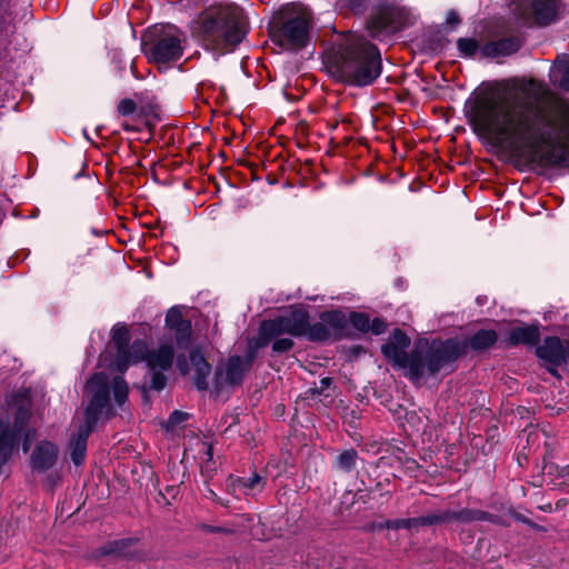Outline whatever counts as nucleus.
Instances as JSON below:
<instances>
[{
  "label": "nucleus",
  "mask_w": 569,
  "mask_h": 569,
  "mask_svg": "<svg viewBox=\"0 0 569 569\" xmlns=\"http://www.w3.org/2000/svg\"><path fill=\"white\" fill-rule=\"evenodd\" d=\"M309 316L302 309H296L287 316L264 320L259 328V346H266L271 339L282 335L301 337L307 331Z\"/></svg>",
  "instance_id": "obj_6"
},
{
  "label": "nucleus",
  "mask_w": 569,
  "mask_h": 569,
  "mask_svg": "<svg viewBox=\"0 0 569 569\" xmlns=\"http://www.w3.org/2000/svg\"><path fill=\"white\" fill-rule=\"evenodd\" d=\"M379 529H407L406 519L386 520L377 526Z\"/></svg>",
  "instance_id": "obj_38"
},
{
  "label": "nucleus",
  "mask_w": 569,
  "mask_h": 569,
  "mask_svg": "<svg viewBox=\"0 0 569 569\" xmlns=\"http://www.w3.org/2000/svg\"><path fill=\"white\" fill-rule=\"evenodd\" d=\"M207 456H208L209 458L212 456V450H211V448H208V450H207Z\"/></svg>",
  "instance_id": "obj_45"
},
{
  "label": "nucleus",
  "mask_w": 569,
  "mask_h": 569,
  "mask_svg": "<svg viewBox=\"0 0 569 569\" xmlns=\"http://www.w3.org/2000/svg\"><path fill=\"white\" fill-rule=\"evenodd\" d=\"M187 419L188 415L186 412L176 410L169 416L166 422V427L167 429H173L176 426L184 422Z\"/></svg>",
  "instance_id": "obj_35"
},
{
  "label": "nucleus",
  "mask_w": 569,
  "mask_h": 569,
  "mask_svg": "<svg viewBox=\"0 0 569 569\" xmlns=\"http://www.w3.org/2000/svg\"><path fill=\"white\" fill-rule=\"evenodd\" d=\"M238 488L241 489L247 496H254L260 493L266 486V480L258 473H253L248 478L238 479Z\"/></svg>",
  "instance_id": "obj_21"
},
{
  "label": "nucleus",
  "mask_w": 569,
  "mask_h": 569,
  "mask_svg": "<svg viewBox=\"0 0 569 569\" xmlns=\"http://www.w3.org/2000/svg\"><path fill=\"white\" fill-rule=\"evenodd\" d=\"M320 319L328 326V330L333 340H340L346 335L348 319L341 311H326L322 312Z\"/></svg>",
  "instance_id": "obj_19"
},
{
  "label": "nucleus",
  "mask_w": 569,
  "mask_h": 569,
  "mask_svg": "<svg viewBox=\"0 0 569 569\" xmlns=\"http://www.w3.org/2000/svg\"><path fill=\"white\" fill-rule=\"evenodd\" d=\"M310 21L307 16H299L288 20L281 29L282 41L290 49H300L309 40Z\"/></svg>",
  "instance_id": "obj_12"
},
{
  "label": "nucleus",
  "mask_w": 569,
  "mask_h": 569,
  "mask_svg": "<svg viewBox=\"0 0 569 569\" xmlns=\"http://www.w3.org/2000/svg\"><path fill=\"white\" fill-rule=\"evenodd\" d=\"M520 46L519 39L515 37L490 41L481 47L480 56L483 58L506 57L517 52Z\"/></svg>",
  "instance_id": "obj_17"
},
{
  "label": "nucleus",
  "mask_w": 569,
  "mask_h": 569,
  "mask_svg": "<svg viewBox=\"0 0 569 569\" xmlns=\"http://www.w3.org/2000/svg\"><path fill=\"white\" fill-rule=\"evenodd\" d=\"M272 351L276 353H282L289 351L293 347V340L291 338H281V336L273 338Z\"/></svg>",
  "instance_id": "obj_33"
},
{
  "label": "nucleus",
  "mask_w": 569,
  "mask_h": 569,
  "mask_svg": "<svg viewBox=\"0 0 569 569\" xmlns=\"http://www.w3.org/2000/svg\"><path fill=\"white\" fill-rule=\"evenodd\" d=\"M542 94L540 82L522 81L503 96L480 98L470 122L477 134L497 147L569 169V101H557L552 112L541 104Z\"/></svg>",
  "instance_id": "obj_1"
},
{
  "label": "nucleus",
  "mask_w": 569,
  "mask_h": 569,
  "mask_svg": "<svg viewBox=\"0 0 569 569\" xmlns=\"http://www.w3.org/2000/svg\"><path fill=\"white\" fill-rule=\"evenodd\" d=\"M177 366L182 375H190L193 383L199 390L208 388V377L211 373V366L206 361L199 350L190 352L189 362L181 357L177 359Z\"/></svg>",
  "instance_id": "obj_11"
},
{
  "label": "nucleus",
  "mask_w": 569,
  "mask_h": 569,
  "mask_svg": "<svg viewBox=\"0 0 569 569\" xmlns=\"http://www.w3.org/2000/svg\"><path fill=\"white\" fill-rule=\"evenodd\" d=\"M111 389L116 403L121 407L128 398L129 389L127 382L122 377H116L112 380Z\"/></svg>",
  "instance_id": "obj_24"
},
{
  "label": "nucleus",
  "mask_w": 569,
  "mask_h": 569,
  "mask_svg": "<svg viewBox=\"0 0 569 569\" xmlns=\"http://www.w3.org/2000/svg\"><path fill=\"white\" fill-rule=\"evenodd\" d=\"M558 367H553L551 365H549L548 367V371L556 378H560V375L558 373V370H557Z\"/></svg>",
  "instance_id": "obj_42"
},
{
  "label": "nucleus",
  "mask_w": 569,
  "mask_h": 569,
  "mask_svg": "<svg viewBox=\"0 0 569 569\" xmlns=\"http://www.w3.org/2000/svg\"><path fill=\"white\" fill-rule=\"evenodd\" d=\"M151 371L152 373L150 379V388L157 391L162 390L167 383V377L164 376L163 371L159 369Z\"/></svg>",
  "instance_id": "obj_32"
},
{
  "label": "nucleus",
  "mask_w": 569,
  "mask_h": 569,
  "mask_svg": "<svg viewBox=\"0 0 569 569\" xmlns=\"http://www.w3.org/2000/svg\"><path fill=\"white\" fill-rule=\"evenodd\" d=\"M179 348H186L190 342L191 322L180 323L179 327L170 330Z\"/></svg>",
  "instance_id": "obj_26"
},
{
  "label": "nucleus",
  "mask_w": 569,
  "mask_h": 569,
  "mask_svg": "<svg viewBox=\"0 0 569 569\" xmlns=\"http://www.w3.org/2000/svg\"><path fill=\"white\" fill-rule=\"evenodd\" d=\"M34 437V431H31V430H28L24 435V440H23V451L24 452H28L29 449H30V445H31V441Z\"/></svg>",
  "instance_id": "obj_40"
},
{
  "label": "nucleus",
  "mask_w": 569,
  "mask_h": 569,
  "mask_svg": "<svg viewBox=\"0 0 569 569\" xmlns=\"http://www.w3.org/2000/svg\"><path fill=\"white\" fill-rule=\"evenodd\" d=\"M87 388L92 397L84 411V423L81 425L76 435H72L69 443L70 457L76 466H80L87 455V440L102 415L110 416V386L106 373L93 375Z\"/></svg>",
  "instance_id": "obj_5"
},
{
  "label": "nucleus",
  "mask_w": 569,
  "mask_h": 569,
  "mask_svg": "<svg viewBox=\"0 0 569 569\" xmlns=\"http://www.w3.org/2000/svg\"><path fill=\"white\" fill-rule=\"evenodd\" d=\"M357 457L356 450H345L337 457L336 467L342 471H351L356 467Z\"/></svg>",
  "instance_id": "obj_25"
},
{
  "label": "nucleus",
  "mask_w": 569,
  "mask_h": 569,
  "mask_svg": "<svg viewBox=\"0 0 569 569\" xmlns=\"http://www.w3.org/2000/svg\"><path fill=\"white\" fill-rule=\"evenodd\" d=\"M559 0H518L519 17L529 24L547 26L557 16Z\"/></svg>",
  "instance_id": "obj_8"
},
{
  "label": "nucleus",
  "mask_w": 569,
  "mask_h": 569,
  "mask_svg": "<svg viewBox=\"0 0 569 569\" xmlns=\"http://www.w3.org/2000/svg\"><path fill=\"white\" fill-rule=\"evenodd\" d=\"M437 525L448 522H471V521H492L493 516L481 510L461 509L458 511L445 510L436 512Z\"/></svg>",
  "instance_id": "obj_15"
},
{
  "label": "nucleus",
  "mask_w": 569,
  "mask_h": 569,
  "mask_svg": "<svg viewBox=\"0 0 569 569\" xmlns=\"http://www.w3.org/2000/svg\"><path fill=\"white\" fill-rule=\"evenodd\" d=\"M390 20L387 17L373 18L370 21V33L372 37H379L382 29L387 28Z\"/></svg>",
  "instance_id": "obj_34"
},
{
  "label": "nucleus",
  "mask_w": 569,
  "mask_h": 569,
  "mask_svg": "<svg viewBox=\"0 0 569 569\" xmlns=\"http://www.w3.org/2000/svg\"><path fill=\"white\" fill-rule=\"evenodd\" d=\"M458 50L462 57H475L478 52L480 53L481 47L478 41L471 38H460L457 41Z\"/></svg>",
  "instance_id": "obj_27"
},
{
  "label": "nucleus",
  "mask_w": 569,
  "mask_h": 569,
  "mask_svg": "<svg viewBox=\"0 0 569 569\" xmlns=\"http://www.w3.org/2000/svg\"><path fill=\"white\" fill-rule=\"evenodd\" d=\"M210 497L224 506V503L220 499H218L217 495L213 491H210Z\"/></svg>",
  "instance_id": "obj_44"
},
{
  "label": "nucleus",
  "mask_w": 569,
  "mask_h": 569,
  "mask_svg": "<svg viewBox=\"0 0 569 569\" xmlns=\"http://www.w3.org/2000/svg\"><path fill=\"white\" fill-rule=\"evenodd\" d=\"M540 338V332L538 326H520L513 328L509 332V342L512 346L517 345H527L535 346Z\"/></svg>",
  "instance_id": "obj_20"
},
{
  "label": "nucleus",
  "mask_w": 569,
  "mask_h": 569,
  "mask_svg": "<svg viewBox=\"0 0 569 569\" xmlns=\"http://www.w3.org/2000/svg\"><path fill=\"white\" fill-rule=\"evenodd\" d=\"M551 78L553 83L561 89L569 91V66L557 67L552 70Z\"/></svg>",
  "instance_id": "obj_28"
},
{
  "label": "nucleus",
  "mask_w": 569,
  "mask_h": 569,
  "mask_svg": "<svg viewBox=\"0 0 569 569\" xmlns=\"http://www.w3.org/2000/svg\"><path fill=\"white\" fill-rule=\"evenodd\" d=\"M350 322L352 326L361 331V332H368L370 328V318L362 312H352L350 315Z\"/></svg>",
  "instance_id": "obj_29"
},
{
  "label": "nucleus",
  "mask_w": 569,
  "mask_h": 569,
  "mask_svg": "<svg viewBox=\"0 0 569 569\" xmlns=\"http://www.w3.org/2000/svg\"><path fill=\"white\" fill-rule=\"evenodd\" d=\"M329 72L337 80L355 87L372 84L381 73L378 48L365 38L349 34L341 38L327 56Z\"/></svg>",
  "instance_id": "obj_3"
},
{
  "label": "nucleus",
  "mask_w": 569,
  "mask_h": 569,
  "mask_svg": "<svg viewBox=\"0 0 569 569\" xmlns=\"http://www.w3.org/2000/svg\"><path fill=\"white\" fill-rule=\"evenodd\" d=\"M250 366V360H243L239 356L230 357L224 363L217 367L213 385L217 390L233 387L241 383L244 372Z\"/></svg>",
  "instance_id": "obj_10"
},
{
  "label": "nucleus",
  "mask_w": 569,
  "mask_h": 569,
  "mask_svg": "<svg viewBox=\"0 0 569 569\" xmlns=\"http://www.w3.org/2000/svg\"><path fill=\"white\" fill-rule=\"evenodd\" d=\"M106 552L117 557L133 560H140L144 556L143 550L141 549L140 540L137 538L116 540L109 545Z\"/></svg>",
  "instance_id": "obj_16"
},
{
  "label": "nucleus",
  "mask_w": 569,
  "mask_h": 569,
  "mask_svg": "<svg viewBox=\"0 0 569 569\" xmlns=\"http://www.w3.org/2000/svg\"><path fill=\"white\" fill-rule=\"evenodd\" d=\"M200 31L208 48L226 53L244 38L241 12L234 6H219L206 10L199 18Z\"/></svg>",
  "instance_id": "obj_4"
},
{
  "label": "nucleus",
  "mask_w": 569,
  "mask_h": 569,
  "mask_svg": "<svg viewBox=\"0 0 569 569\" xmlns=\"http://www.w3.org/2000/svg\"><path fill=\"white\" fill-rule=\"evenodd\" d=\"M320 383H321V388H327V387H329V386H330V383H331V379H330V378H322V379L320 380Z\"/></svg>",
  "instance_id": "obj_43"
},
{
  "label": "nucleus",
  "mask_w": 569,
  "mask_h": 569,
  "mask_svg": "<svg viewBox=\"0 0 569 569\" xmlns=\"http://www.w3.org/2000/svg\"><path fill=\"white\" fill-rule=\"evenodd\" d=\"M497 341V333L493 330H479L470 339V347L475 350H483Z\"/></svg>",
  "instance_id": "obj_22"
},
{
  "label": "nucleus",
  "mask_w": 569,
  "mask_h": 569,
  "mask_svg": "<svg viewBox=\"0 0 569 569\" xmlns=\"http://www.w3.org/2000/svg\"><path fill=\"white\" fill-rule=\"evenodd\" d=\"M2 218H3V214L0 213V224L2 223Z\"/></svg>",
  "instance_id": "obj_46"
},
{
  "label": "nucleus",
  "mask_w": 569,
  "mask_h": 569,
  "mask_svg": "<svg viewBox=\"0 0 569 569\" xmlns=\"http://www.w3.org/2000/svg\"><path fill=\"white\" fill-rule=\"evenodd\" d=\"M386 329H387V323L382 319L375 318L373 320H370L369 331H371L372 333L381 335L386 331Z\"/></svg>",
  "instance_id": "obj_39"
},
{
  "label": "nucleus",
  "mask_w": 569,
  "mask_h": 569,
  "mask_svg": "<svg viewBox=\"0 0 569 569\" xmlns=\"http://www.w3.org/2000/svg\"><path fill=\"white\" fill-rule=\"evenodd\" d=\"M537 356L548 365L559 367L567 362L569 357V341L558 337H546L536 349Z\"/></svg>",
  "instance_id": "obj_13"
},
{
  "label": "nucleus",
  "mask_w": 569,
  "mask_h": 569,
  "mask_svg": "<svg viewBox=\"0 0 569 569\" xmlns=\"http://www.w3.org/2000/svg\"><path fill=\"white\" fill-rule=\"evenodd\" d=\"M58 447L50 441H41L34 448L30 465L33 470L46 471L52 468L58 459Z\"/></svg>",
  "instance_id": "obj_14"
},
{
  "label": "nucleus",
  "mask_w": 569,
  "mask_h": 569,
  "mask_svg": "<svg viewBox=\"0 0 569 569\" xmlns=\"http://www.w3.org/2000/svg\"><path fill=\"white\" fill-rule=\"evenodd\" d=\"M189 320L183 319L181 312L176 308H171L166 317V326L169 330H173L174 328L179 327L180 323H186Z\"/></svg>",
  "instance_id": "obj_31"
},
{
  "label": "nucleus",
  "mask_w": 569,
  "mask_h": 569,
  "mask_svg": "<svg viewBox=\"0 0 569 569\" xmlns=\"http://www.w3.org/2000/svg\"><path fill=\"white\" fill-rule=\"evenodd\" d=\"M410 339L400 329L393 330L389 341L381 347L385 358L396 367L406 369L407 376L415 382L435 376L448 365L452 363L463 351L457 340L420 341L410 355L407 349Z\"/></svg>",
  "instance_id": "obj_2"
},
{
  "label": "nucleus",
  "mask_w": 569,
  "mask_h": 569,
  "mask_svg": "<svg viewBox=\"0 0 569 569\" xmlns=\"http://www.w3.org/2000/svg\"><path fill=\"white\" fill-rule=\"evenodd\" d=\"M447 22L450 23V24L458 23L459 22V18H458L457 13L449 12L448 16H447Z\"/></svg>",
  "instance_id": "obj_41"
},
{
  "label": "nucleus",
  "mask_w": 569,
  "mask_h": 569,
  "mask_svg": "<svg viewBox=\"0 0 569 569\" xmlns=\"http://www.w3.org/2000/svg\"><path fill=\"white\" fill-rule=\"evenodd\" d=\"M204 529L212 533L233 535L239 531L236 526H206Z\"/></svg>",
  "instance_id": "obj_37"
},
{
  "label": "nucleus",
  "mask_w": 569,
  "mask_h": 569,
  "mask_svg": "<svg viewBox=\"0 0 569 569\" xmlns=\"http://www.w3.org/2000/svg\"><path fill=\"white\" fill-rule=\"evenodd\" d=\"M432 525H437V515L436 513L406 519L407 529L416 528L419 526H432Z\"/></svg>",
  "instance_id": "obj_30"
},
{
  "label": "nucleus",
  "mask_w": 569,
  "mask_h": 569,
  "mask_svg": "<svg viewBox=\"0 0 569 569\" xmlns=\"http://www.w3.org/2000/svg\"><path fill=\"white\" fill-rule=\"evenodd\" d=\"M130 340L129 330L123 325H116L112 328V341L117 346V356L114 367L118 371L123 372L132 363L142 361L147 353V343L142 340H136L128 348Z\"/></svg>",
  "instance_id": "obj_7"
},
{
  "label": "nucleus",
  "mask_w": 569,
  "mask_h": 569,
  "mask_svg": "<svg viewBox=\"0 0 569 569\" xmlns=\"http://www.w3.org/2000/svg\"><path fill=\"white\" fill-rule=\"evenodd\" d=\"M174 350L173 346L169 343L161 345L156 351L147 353L142 360L147 361L150 370L167 371L171 368L173 361Z\"/></svg>",
  "instance_id": "obj_18"
},
{
  "label": "nucleus",
  "mask_w": 569,
  "mask_h": 569,
  "mask_svg": "<svg viewBox=\"0 0 569 569\" xmlns=\"http://www.w3.org/2000/svg\"><path fill=\"white\" fill-rule=\"evenodd\" d=\"M137 110V104L131 99H123L118 104V111L122 116H130Z\"/></svg>",
  "instance_id": "obj_36"
},
{
  "label": "nucleus",
  "mask_w": 569,
  "mask_h": 569,
  "mask_svg": "<svg viewBox=\"0 0 569 569\" xmlns=\"http://www.w3.org/2000/svg\"><path fill=\"white\" fill-rule=\"evenodd\" d=\"M303 336L312 341H326L332 339V336L328 330V326L321 319L319 322H316L311 326L308 323L307 331Z\"/></svg>",
  "instance_id": "obj_23"
},
{
  "label": "nucleus",
  "mask_w": 569,
  "mask_h": 569,
  "mask_svg": "<svg viewBox=\"0 0 569 569\" xmlns=\"http://www.w3.org/2000/svg\"><path fill=\"white\" fill-rule=\"evenodd\" d=\"M182 52V33L168 28L152 46L151 58L154 62L167 63L180 59Z\"/></svg>",
  "instance_id": "obj_9"
}]
</instances>
